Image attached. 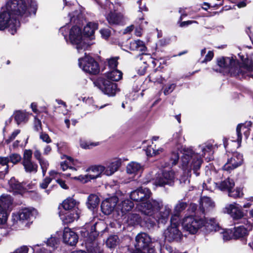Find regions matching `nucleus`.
<instances>
[{"label":"nucleus","mask_w":253,"mask_h":253,"mask_svg":"<svg viewBox=\"0 0 253 253\" xmlns=\"http://www.w3.org/2000/svg\"><path fill=\"white\" fill-rule=\"evenodd\" d=\"M9 160L8 157H0V165L1 166H6V169H8V163H9Z\"/></svg>","instance_id":"obj_56"},{"label":"nucleus","mask_w":253,"mask_h":253,"mask_svg":"<svg viewBox=\"0 0 253 253\" xmlns=\"http://www.w3.org/2000/svg\"><path fill=\"white\" fill-rule=\"evenodd\" d=\"M123 76L122 72L117 69H114L107 73L106 77L107 80L117 82L120 80Z\"/></svg>","instance_id":"obj_37"},{"label":"nucleus","mask_w":253,"mask_h":253,"mask_svg":"<svg viewBox=\"0 0 253 253\" xmlns=\"http://www.w3.org/2000/svg\"><path fill=\"white\" fill-rule=\"evenodd\" d=\"M212 146L211 144L200 145L196 153L190 148H184L181 157V163L183 169L189 173L193 170L196 176L199 173L197 171L200 168L202 163L201 157H205L206 154L212 153Z\"/></svg>","instance_id":"obj_1"},{"label":"nucleus","mask_w":253,"mask_h":253,"mask_svg":"<svg viewBox=\"0 0 253 253\" xmlns=\"http://www.w3.org/2000/svg\"><path fill=\"white\" fill-rule=\"evenodd\" d=\"M32 154L31 150H25L22 163L26 172L36 173L38 170V166L36 163L32 161Z\"/></svg>","instance_id":"obj_11"},{"label":"nucleus","mask_w":253,"mask_h":253,"mask_svg":"<svg viewBox=\"0 0 253 253\" xmlns=\"http://www.w3.org/2000/svg\"><path fill=\"white\" fill-rule=\"evenodd\" d=\"M40 138L43 142H45L46 143L51 142V139L49 137V135L45 132H41L40 135Z\"/></svg>","instance_id":"obj_51"},{"label":"nucleus","mask_w":253,"mask_h":253,"mask_svg":"<svg viewBox=\"0 0 253 253\" xmlns=\"http://www.w3.org/2000/svg\"><path fill=\"white\" fill-rule=\"evenodd\" d=\"M213 57V53L211 51H209L207 55H206L205 58L202 61V63H206L208 61H211Z\"/></svg>","instance_id":"obj_55"},{"label":"nucleus","mask_w":253,"mask_h":253,"mask_svg":"<svg viewBox=\"0 0 253 253\" xmlns=\"http://www.w3.org/2000/svg\"><path fill=\"white\" fill-rule=\"evenodd\" d=\"M120 243V239L117 235H111L106 241V246L109 248L116 247Z\"/></svg>","instance_id":"obj_40"},{"label":"nucleus","mask_w":253,"mask_h":253,"mask_svg":"<svg viewBox=\"0 0 253 253\" xmlns=\"http://www.w3.org/2000/svg\"><path fill=\"white\" fill-rule=\"evenodd\" d=\"M81 213V211L80 209L65 211L64 213L63 212L60 213V217L65 223H70L77 220L79 218Z\"/></svg>","instance_id":"obj_20"},{"label":"nucleus","mask_w":253,"mask_h":253,"mask_svg":"<svg viewBox=\"0 0 253 253\" xmlns=\"http://www.w3.org/2000/svg\"><path fill=\"white\" fill-rule=\"evenodd\" d=\"M135 241V248L137 250L140 251L148 246L151 242V238L147 234L141 233L136 236Z\"/></svg>","instance_id":"obj_23"},{"label":"nucleus","mask_w":253,"mask_h":253,"mask_svg":"<svg viewBox=\"0 0 253 253\" xmlns=\"http://www.w3.org/2000/svg\"><path fill=\"white\" fill-rule=\"evenodd\" d=\"M35 127L37 131H39L42 129L41 122L37 117L35 118Z\"/></svg>","instance_id":"obj_57"},{"label":"nucleus","mask_w":253,"mask_h":253,"mask_svg":"<svg viewBox=\"0 0 253 253\" xmlns=\"http://www.w3.org/2000/svg\"><path fill=\"white\" fill-rule=\"evenodd\" d=\"M133 203L129 200H125L119 204L116 208V211L119 215H123L126 212L131 210L133 207Z\"/></svg>","instance_id":"obj_26"},{"label":"nucleus","mask_w":253,"mask_h":253,"mask_svg":"<svg viewBox=\"0 0 253 253\" xmlns=\"http://www.w3.org/2000/svg\"><path fill=\"white\" fill-rule=\"evenodd\" d=\"M98 29V24L96 23L89 22L84 29V36L89 38L91 40L94 38V34Z\"/></svg>","instance_id":"obj_29"},{"label":"nucleus","mask_w":253,"mask_h":253,"mask_svg":"<svg viewBox=\"0 0 253 253\" xmlns=\"http://www.w3.org/2000/svg\"><path fill=\"white\" fill-rule=\"evenodd\" d=\"M19 132L20 130L19 129L15 130L10 136L9 140H8V141L10 142L11 140H13L15 138V137L19 133Z\"/></svg>","instance_id":"obj_63"},{"label":"nucleus","mask_w":253,"mask_h":253,"mask_svg":"<svg viewBox=\"0 0 253 253\" xmlns=\"http://www.w3.org/2000/svg\"><path fill=\"white\" fill-rule=\"evenodd\" d=\"M204 216H188L185 217L182 222L183 229L191 234L196 233L204 227Z\"/></svg>","instance_id":"obj_4"},{"label":"nucleus","mask_w":253,"mask_h":253,"mask_svg":"<svg viewBox=\"0 0 253 253\" xmlns=\"http://www.w3.org/2000/svg\"><path fill=\"white\" fill-rule=\"evenodd\" d=\"M214 203L208 197L201 198L200 203V207L197 213L200 212L205 214L214 207Z\"/></svg>","instance_id":"obj_24"},{"label":"nucleus","mask_w":253,"mask_h":253,"mask_svg":"<svg viewBox=\"0 0 253 253\" xmlns=\"http://www.w3.org/2000/svg\"><path fill=\"white\" fill-rule=\"evenodd\" d=\"M243 193L242 189L240 188H237L234 190L231 189L228 192V195L230 197L233 198L241 197L243 196Z\"/></svg>","instance_id":"obj_43"},{"label":"nucleus","mask_w":253,"mask_h":253,"mask_svg":"<svg viewBox=\"0 0 253 253\" xmlns=\"http://www.w3.org/2000/svg\"><path fill=\"white\" fill-rule=\"evenodd\" d=\"M178 159H179V156H178V153H177L176 152H173L172 154L171 158H170L171 164L172 165H175L177 163Z\"/></svg>","instance_id":"obj_54"},{"label":"nucleus","mask_w":253,"mask_h":253,"mask_svg":"<svg viewBox=\"0 0 253 253\" xmlns=\"http://www.w3.org/2000/svg\"><path fill=\"white\" fill-rule=\"evenodd\" d=\"M176 85L174 84H168L164 89V93L165 95L170 93L175 88Z\"/></svg>","instance_id":"obj_50"},{"label":"nucleus","mask_w":253,"mask_h":253,"mask_svg":"<svg viewBox=\"0 0 253 253\" xmlns=\"http://www.w3.org/2000/svg\"><path fill=\"white\" fill-rule=\"evenodd\" d=\"M175 179V173L172 170H165L161 176L156 179V185L163 186L166 184L171 185Z\"/></svg>","instance_id":"obj_18"},{"label":"nucleus","mask_w":253,"mask_h":253,"mask_svg":"<svg viewBox=\"0 0 253 253\" xmlns=\"http://www.w3.org/2000/svg\"><path fill=\"white\" fill-rule=\"evenodd\" d=\"M51 179L49 177L45 178L43 180L42 183L41 184V187L42 188H44V189L46 188L47 187V186L49 184V183L51 182Z\"/></svg>","instance_id":"obj_58"},{"label":"nucleus","mask_w":253,"mask_h":253,"mask_svg":"<svg viewBox=\"0 0 253 253\" xmlns=\"http://www.w3.org/2000/svg\"><path fill=\"white\" fill-rule=\"evenodd\" d=\"M100 33L102 37L105 39H108L111 34V31L109 28L102 29L100 30Z\"/></svg>","instance_id":"obj_49"},{"label":"nucleus","mask_w":253,"mask_h":253,"mask_svg":"<svg viewBox=\"0 0 253 253\" xmlns=\"http://www.w3.org/2000/svg\"><path fill=\"white\" fill-rule=\"evenodd\" d=\"M223 212L229 214L234 219H241L244 216L242 207L236 203L227 205L223 209Z\"/></svg>","instance_id":"obj_15"},{"label":"nucleus","mask_w":253,"mask_h":253,"mask_svg":"<svg viewBox=\"0 0 253 253\" xmlns=\"http://www.w3.org/2000/svg\"><path fill=\"white\" fill-rule=\"evenodd\" d=\"M68 31V28L66 26L61 27L59 30V32L64 36L66 39Z\"/></svg>","instance_id":"obj_61"},{"label":"nucleus","mask_w":253,"mask_h":253,"mask_svg":"<svg viewBox=\"0 0 253 253\" xmlns=\"http://www.w3.org/2000/svg\"><path fill=\"white\" fill-rule=\"evenodd\" d=\"M9 162H11L13 164H16L21 160V156L16 153H13L11 154L8 158Z\"/></svg>","instance_id":"obj_46"},{"label":"nucleus","mask_w":253,"mask_h":253,"mask_svg":"<svg viewBox=\"0 0 253 253\" xmlns=\"http://www.w3.org/2000/svg\"><path fill=\"white\" fill-rule=\"evenodd\" d=\"M74 166L79 167L78 166V162L77 160L74 161L73 159L70 157L67 158L66 161L61 162L60 164L61 168L63 171L69 169L72 171H75L77 170V169L73 167Z\"/></svg>","instance_id":"obj_34"},{"label":"nucleus","mask_w":253,"mask_h":253,"mask_svg":"<svg viewBox=\"0 0 253 253\" xmlns=\"http://www.w3.org/2000/svg\"><path fill=\"white\" fill-rule=\"evenodd\" d=\"M118 57H112L108 59V64L110 69H115L118 66Z\"/></svg>","instance_id":"obj_47"},{"label":"nucleus","mask_w":253,"mask_h":253,"mask_svg":"<svg viewBox=\"0 0 253 253\" xmlns=\"http://www.w3.org/2000/svg\"><path fill=\"white\" fill-rule=\"evenodd\" d=\"M51 151V147L49 145H46L43 149V154L44 155H48Z\"/></svg>","instance_id":"obj_64"},{"label":"nucleus","mask_w":253,"mask_h":253,"mask_svg":"<svg viewBox=\"0 0 253 253\" xmlns=\"http://www.w3.org/2000/svg\"><path fill=\"white\" fill-rule=\"evenodd\" d=\"M252 126L251 122H246L245 124H240L237 127V141L240 144L242 140V132H243L247 138L250 134V129L249 127Z\"/></svg>","instance_id":"obj_25"},{"label":"nucleus","mask_w":253,"mask_h":253,"mask_svg":"<svg viewBox=\"0 0 253 253\" xmlns=\"http://www.w3.org/2000/svg\"><path fill=\"white\" fill-rule=\"evenodd\" d=\"M69 39L71 42L76 45L79 52L81 50H84L89 46V44L83 40L82 31L79 27L75 26L71 28L69 31Z\"/></svg>","instance_id":"obj_6"},{"label":"nucleus","mask_w":253,"mask_h":253,"mask_svg":"<svg viewBox=\"0 0 253 253\" xmlns=\"http://www.w3.org/2000/svg\"><path fill=\"white\" fill-rule=\"evenodd\" d=\"M98 87L103 92L108 96H114L119 90L117 84L107 79L99 81Z\"/></svg>","instance_id":"obj_16"},{"label":"nucleus","mask_w":253,"mask_h":253,"mask_svg":"<svg viewBox=\"0 0 253 253\" xmlns=\"http://www.w3.org/2000/svg\"><path fill=\"white\" fill-rule=\"evenodd\" d=\"M38 162L42 169V174L44 175L49 166L48 162L44 158H42Z\"/></svg>","instance_id":"obj_45"},{"label":"nucleus","mask_w":253,"mask_h":253,"mask_svg":"<svg viewBox=\"0 0 253 253\" xmlns=\"http://www.w3.org/2000/svg\"><path fill=\"white\" fill-rule=\"evenodd\" d=\"M118 202V199L117 197H112L105 200L101 204L102 211L106 215L111 214L113 211H116Z\"/></svg>","instance_id":"obj_19"},{"label":"nucleus","mask_w":253,"mask_h":253,"mask_svg":"<svg viewBox=\"0 0 253 253\" xmlns=\"http://www.w3.org/2000/svg\"><path fill=\"white\" fill-rule=\"evenodd\" d=\"M163 151V148L160 147L157 148L156 146L155 145L154 147H152V146L148 147L146 149V153L147 156L152 157L160 154Z\"/></svg>","instance_id":"obj_41"},{"label":"nucleus","mask_w":253,"mask_h":253,"mask_svg":"<svg viewBox=\"0 0 253 253\" xmlns=\"http://www.w3.org/2000/svg\"><path fill=\"white\" fill-rule=\"evenodd\" d=\"M56 182L59 183L60 186L65 189H67L68 188L67 186L65 184V182L61 179H56Z\"/></svg>","instance_id":"obj_62"},{"label":"nucleus","mask_w":253,"mask_h":253,"mask_svg":"<svg viewBox=\"0 0 253 253\" xmlns=\"http://www.w3.org/2000/svg\"><path fill=\"white\" fill-rule=\"evenodd\" d=\"M29 114L25 112L17 111L14 113V118L18 124L27 121Z\"/></svg>","instance_id":"obj_39"},{"label":"nucleus","mask_w":253,"mask_h":253,"mask_svg":"<svg viewBox=\"0 0 253 253\" xmlns=\"http://www.w3.org/2000/svg\"><path fill=\"white\" fill-rule=\"evenodd\" d=\"M79 65L84 72L91 74H96L99 72L98 63L91 57L85 55L84 58L79 59Z\"/></svg>","instance_id":"obj_8"},{"label":"nucleus","mask_w":253,"mask_h":253,"mask_svg":"<svg viewBox=\"0 0 253 253\" xmlns=\"http://www.w3.org/2000/svg\"><path fill=\"white\" fill-rule=\"evenodd\" d=\"M99 203V199L98 196L94 194L90 195L87 199L86 205L90 210H93L96 208Z\"/></svg>","instance_id":"obj_36"},{"label":"nucleus","mask_w":253,"mask_h":253,"mask_svg":"<svg viewBox=\"0 0 253 253\" xmlns=\"http://www.w3.org/2000/svg\"><path fill=\"white\" fill-rule=\"evenodd\" d=\"M221 232L222 234V238L224 241H228L230 240L232 237V233L230 230H223Z\"/></svg>","instance_id":"obj_48"},{"label":"nucleus","mask_w":253,"mask_h":253,"mask_svg":"<svg viewBox=\"0 0 253 253\" xmlns=\"http://www.w3.org/2000/svg\"><path fill=\"white\" fill-rule=\"evenodd\" d=\"M215 184L216 187L221 191H228V192L235 186L234 181L229 178H227L219 183H215Z\"/></svg>","instance_id":"obj_32"},{"label":"nucleus","mask_w":253,"mask_h":253,"mask_svg":"<svg viewBox=\"0 0 253 253\" xmlns=\"http://www.w3.org/2000/svg\"><path fill=\"white\" fill-rule=\"evenodd\" d=\"M114 4V12L111 11L106 17V19L110 25H120L122 24L125 20V17L123 13H116L119 8L118 7H121L122 4L120 2L115 1Z\"/></svg>","instance_id":"obj_13"},{"label":"nucleus","mask_w":253,"mask_h":253,"mask_svg":"<svg viewBox=\"0 0 253 253\" xmlns=\"http://www.w3.org/2000/svg\"><path fill=\"white\" fill-rule=\"evenodd\" d=\"M11 204V197L9 196H2L0 198V225L6 223L8 215L6 209Z\"/></svg>","instance_id":"obj_17"},{"label":"nucleus","mask_w":253,"mask_h":253,"mask_svg":"<svg viewBox=\"0 0 253 253\" xmlns=\"http://www.w3.org/2000/svg\"><path fill=\"white\" fill-rule=\"evenodd\" d=\"M63 240L65 244L70 246H74L78 241V236L71 229L65 228L63 231Z\"/></svg>","instance_id":"obj_21"},{"label":"nucleus","mask_w":253,"mask_h":253,"mask_svg":"<svg viewBox=\"0 0 253 253\" xmlns=\"http://www.w3.org/2000/svg\"><path fill=\"white\" fill-rule=\"evenodd\" d=\"M79 203L72 198L65 199L62 203V207L66 211L80 209Z\"/></svg>","instance_id":"obj_31"},{"label":"nucleus","mask_w":253,"mask_h":253,"mask_svg":"<svg viewBox=\"0 0 253 253\" xmlns=\"http://www.w3.org/2000/svg\"><path fill=\"white\" fill-rule=\"evenodd\" d=\"M49 178H50L51 179L56 178L57 179H59L58 178L60 176V173L54 170H51L49 172Z\"/></svg>","instance_id":"obj_59"},{"label":"nucleus","mask_w":253,"mask_h":253,"mask_svg":"<svg viewBox=\"0 0 253 253\" xmlns=\"http://www.w3.org/2000/svg\"><path fill=\"white\" fill-rule=\"evenodd\" d=\"M122 161L120 159H114L111 160L104 167V174L107 176H110L117 171L121 167Z\"/></svg>","instance_id":"obj_22"},{"label":"nucleus","mask_w":253,"mask_h":253,"mask_svg":"<svg viewBox=\"0 0 253 253\" xmlns=\"http://www.w3.org/2000/svg\"><path fill=\"white\" fill-rule=\"evenodd\" d=\"M152 193L149 189L140 188L132 191L130 193L129 196L132 200L140 202L137 206V208L138 209L139 205L148 201Z\"/></svg>","instance_id":"obj_10"},{"label":"nucleus","mask_w":253,"mask_h":253,"mask_svg":"<svg viewBox=\"0 0 253 253\" xmlns=\"http://www.w3.org/2000/svg\"><path fill=\"white\" fill-rule=\"evenodd\" d=\"M11 189L14 193H21L23 191V186L15 178H12L8 182Z\"/></svg>","instance_id":"obj_38"},{"label":"nucleus","mask_w":253,"mask_h":253,"mask_svg":"<svg viewBox=\"0 0 253 253\" xmlns=\"http://www.w3.org/2000/svg\"><path fill=\"white\" fill-rule=\"evenodd\" d=\"M248 233V230L243 226L236 227L234 232V236L237 238H241L246 236Z\"/></svg>","instance_id":"obj_42"},{"label":"nucleus","mask_w":253,"mask_h":253,"mask_svg":"<svg viewBox=\"0 0 253 253\" xmlns=\"http://www.w3.org/2000/svg\"><path fill=\"white\" fill-rule=\"evenodd\" d=\"M203 227L205 228L207 232L216 231L219 229L218 223L215 218H211L210 219H206L205 217Z\"/></svg>","instance_id":"obj_28"},{"label":"nucleus","mask_w":253,"mask_h":253,"mask_svg":"<svg viewBox=\"0 0 253 253\" xmlns=\"http://www.w3.org/2000/svg\"><path fill=\"white\" fill-rule=\"evenodd\" d=\"M34 156L35 158L39 161L40 160L43 158L42 156V154L40 151L38 149H35L34 152Z\"/></svg>","instance_id":"obj_60"},{"label":"nucleus","mask_w":253,"mask_h":253,"mask_svg":"<svg viewBox=\"0 0 253 253\" xmlns=\"http://www.w3.org/2000/svg\"><path fill=\"white\" fill-rule=\"evenodd\" d=\"M178 222L175 220L172 221L171 219L170 225L165 230L164 236L168 241L178 242L182 238V233L178 228Z\"/></svg>","instance_id":"obj_9"},{"label":"nucleus","mask_w":253,"mask_h":253,"mask_svg":"<svg viewBox=\"0 0 253 253\" xmlns=\"http://www.w3.org/2000/svg\"><path fill=\"white\" fill-rule=\"evenodd\" d=\"M29 249L27 246H23L17 249L12 253H28Z\"/></svg>","instance_id":"obj_53"},{"label":"nucleus","mask_w":253,"mask_h":253,"mask_svg":"<svg viewBox=\"0 0 253 253\" xmlns=\"http://www.w3.org/2000/svg\"><path fill=\"white\" fill-rule=\"evenodd\" d=\"M162 206V201L151 199L139 205L138 210L144 214L152 217L158 222L165 223L169 217L171 208L169 205H166L162 211H160Z\"/></svg>","instance_id":"obj_2"},{"label":"nucleus","mask_w":253,"mask_h":253,"mask_svg":"<svg viewBox=\"0 0 253 253\" xmlns=\"http://www.w3.org/2000/svg\"><path fill=\"white\" fill-rule=\"evenodd\" d=\"M27 8L24 0H9L6 4L5 10L15 17L24 13Z\"/></svg>","instance_id":"obj_7"},{"label":"nucleus","mask_w":253,"mask_h":253,"mask_svg":"<svg viewBox=\"0 0 253 253\" xmlns=\"http://www.w3.org/2000/svg\"><path fill=\"white\" fill-rule=\"evenodd\" d=\"M143 169V166L140 164L135 162H131L128 164L126 168L127 173L134 175L141 172Z\"/></svg>","instance_id":"obj_30"},{"label":"nucleus","mask_w":253,"mask_h":253,"mask_svg":"<svg viewBox=\"0 0 253 253\" xmlns=\"http://www.w3.org/2000/svg\"><path fill=\"white\" fill-rule=\"evenodd\" d=\"M98 145V143H93L89 142L86 141L81 140L80 141V146L82 148L84 149H90L92 148L94 146H97Z\"/></svg>","instance_id":"obj_44"},{"label":"nucleus","mask_w":253,"mask_h":253,"mask_svg":"<svg viewBox=\"0 0 253 253\" xmlns=\"http://www.w3.org/2000/svg\"><path fill=\"white\" fill-rule=\"evenodd\" d=\"M129 48L131 50H138L143 52L146 50V47L143 42L140 40H135L130 42Z\"/></svg>","instance_id":"obj_35"},{"label":"nucleus","mask_w":253,"mask_h":253,"mask_svg":"<svg viewBox=\"0 0 253 253\" xmlns=\"http://www.w3.org/2000/svg\"><path fill=\"white\" fill-rule=\"evenodd\" d=\"M58 239L55 237H51L47 241L46 244L50 247H54L58 242Z\"/></svg>","instance_id":"obj_52"},{"label":"nucleus","mask_w":253,"mask_h":253,"mask_svg":"<svg viewBox=\"0 0 253 253\" xmlns=\"http://www.w3.org/2000/svg\"><path fill=\"white\" fill-rule=\"evenodd\" d=\"M104 166L101 165L93 166L88 169L89 172L88 174L85 176L81 175L78 177H74L73 178L81 181L86 182L89 178L94 179L99 177L101 173L104 174Z\"/></svg>","instance_id":"obj_14"},{"label":"nucleus","mask_w":253,"mask_h":253,"mask_svg":"<svg viewBox=\"0 0 253 253\" xmlns=\"http://www.w3.org/2000/svg\"><path fill=\"white\" fill-rule=\"evenodd\" d=\"M242 63L236 65V61L230 57H222L217 60L218 65L222 68L224 71L229 72L235 76H242L243 77H253V65H249V59L247 58L245 60L241 57Z\"/></svg>","instance_id":"obj_3"},{"label":"nucleus","mask_w":253,"mask_h":253,"mask_svg":"<svg viewBox=\"0 0 253 253\" xmlns=\"http://www.w3.org/2000/svg\"><path fill=\"white\" fill-rule=\"evenodd\" d=\"M19 26V21L7 11L5 10L0 13V30L8 27L11 34L14 35Z\"/></svg>","instance_id":"obj_5"},{"label":"nucleus","mask_w":253,"mask_h":253,"mask_svg":"<svg viewBox=\"0 0 253 253\" xmlns=\"http://www.w3.org/2000/svg\"><path fill=\"white\" fill-rule=\"evenodd\" d=\"M187 204L186 203L180 201L178 202L174 207L173 213L171 218L172 221L175 220L179 221L180 212L185 210Z\"/></svg>","instance_id":"obj_33"},{"label":"nucleus","mask_w":253,"mask_h":253,"mask_svg":"<svg viewBox=\"0 0 253 253\" xmlns=\"http://www.w3.org/2000/svg\"><path fill=\"white\" fill-rule=\"evenodd\" d=\"M243 161V156L241 154L234 152L228 159L227 162L223 167V169L230 171L242 165Z\"/></svg>","instance_id":"obj_12"},{"label":"nucleus","mask_w":253,"mask_h":253,"mask_svg":"<svg viewBox=\"0 0 253 253\" xmlns=\"http://www.w3.org/2000/svg\"><path fill=\"white\" fill-rule=\"evenodd\" d=\"M36 211L34 209L25 208L22 209L17 214L15 215V217L19 221H24L30 220L34 215Z\"/></svg>","instance_id":"obj_27"}]
</instances>
